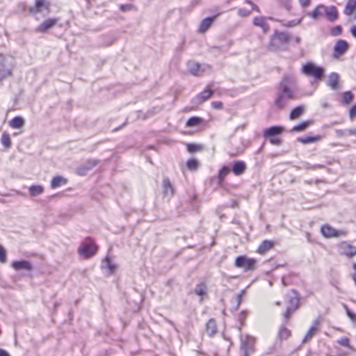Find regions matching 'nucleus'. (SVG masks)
I'll use <instances>...</instances> for the list:
<instances>
[{"label":"nucleus","mask_w":356,"mask_h":356,"mask_svg":"<svg viewBox=\"0 0 356 356\" xmlns=\"http://www.w3.org/2000/svg\"><path fill=\"white\" fill-rule=\"evenodd\" d=\"M296 90L295 76L292 74L284 75L277 88L275 105L277 108H282L289 101L297 99L298 96Z\"/></svg>","instance_id":"f257e3e1"},{"label":"nucleus","mask_w":356,"mask_h":356,"mask_svg":"<svg viewBox=\"0 0 356 356\" xmlns=\"http://www.w3.org/2000/svg\"><path fill=\"white\" fill-rule=\"evenodd\" d=\"M241 356H250L255 350L256 338L249 334L241 335Z\"/></svg>","instance_id":"f03ea898"},{"label":"nucleus","mask_w":356,"mask_h":356,"mask_svg":"<svg viewBox=\"0 0 356 356\" xmlns=\"http://www.w3.org/2000/svg\"><path fill=\"white\" fill-rule=\"evenodd\" d=\"M96 251L97 245L90 238L85 239L78 249L79 254L84 258H89L93 256Z\"/></svg>","instance_id":"7ed1b4c3"},{"label":"nucleus","mask_w":356,"mask_h":356,"mask_svg":"<svg viewBox=\"0 0 356 356\" xmlns=\"http://www.w3.org/2000/svg\"><path fill=\"white\" fill-rule=\"evenodd\" d=\"M301 72L307 76H312L316 80H319L323 76L324 69L309 62L302 65Z\"/></svg>","instance_id":"20e7f679"},{"label":"nucleus","mask_w":356,"mask_h":356,"mask_svg":"<svg viewBox=\"0 0 356 356\" xmlns=\"http://www.w3.org/2000/svg\"><path fill=\"white\" fill-rule=\"evenodd\" d=\"M288 302L290 305L284 314L285 323H286L291 314L297 309L299 304V298L295 291H292L288 298Z\"/></svg>","instance_id":"39448f33"},{"label":"nucleus","mask_w":356,"mask_h":356,"mask_svg":"<svg viewBox=\"0 0 356 356\" xmlns=\"http://www.w3.org/2000/svg\"><path fill=\"white\" fill-rule=\"evenodd\" d=\"M255 259L248 258L245 256H239L235 260V266L243 268L245 271L254 270L255 268Z\"/></svg>","instance_id":"423d86ee"},{"label":"nucleus","mask_w":356,"mask_h":356,"mask_svg":"<svg viewBox=\"0 0 356 356\" xmlns=\"http://www.w3.org/2000/svg\"><path fill=\"white\" fill-rule=\"evenodd\" d=\"M8 60V58L0 56V81L12 74L13 66Z\"/></svg>","instance_id":"0eeeda50"},{"label":"nucleus","mask_w":356,"mask_h":356,"mask_svg":"<svg viewBox=\"0 0 356 356\" xmlns=\"http://www.w3.org/2000/svg\"><path fill=\"white\" fill-rule=\"evenodd\" d=\"M102 269L107 275H111L114 274L117 269L118 266L108 255H107L102 262Z\"/></svg>","instance_id":"6e6552de"},{"label":"nucleus","mask_w":356,"mask_h":356,"mask_svg":"<svg viewBox=\"0 0 356 356\" xmlns=\"http://www.w3.org/2000/svg\"><path fill=\"white\" fill-rule=\"evenodd\" d=\"M188 68L191 74L195 76H202L207 70H210V66L207 65H200L194 61L188 63Z\"/></svg>","instance_id":"1a4fd4ad"},{"label":"nucleus","mask_w":356,"mask_h":356,"mask_svg":"<svg viewBox=\"0 0 356 356\" xmlns=\"http://www.w3.org/2000/svg\"><path fill=\"white\" fill-rule=\"evenodd\" d=\"M321 232L326 238L345 236L346 234L345 231L337 230L329 225H323L321 229Z\"/></svg>","instance_id":"9d476101"},{"label":"nucleus","mask_w":356,"mask_h":356,"mask_svg":"<svg viewBox=\"0 0 356 356\" xmlns=\"http://www.w3.org/2000/svg\"><path fill=\"white\" fill-rule=\"evenodd\" d=\"M246 170V164L243 161H236L234 162L232 169L224 166V175L227 172L232 171L235 175H241Z\"/></svg>","instance_id":"9b49d317"},{"label":"nucleus","mask_w":356,"mask_h":356,"mask_svg":"<svg viewBox=\"0 0 356 356\" xmlns=\"http://www.w3.org/2000/svg\"><path fill=\"white\" fill-rule=\"evenodd\" d=\"M339 252L340 254L346 255L348 257H352L356 254V247L353 246L348 242H342L339 246Z\"/></svg>","instance_id":"f8f14e48"},{"label":"nucleus","mask_w":356,"mask_h":356,"mask_svg":"<svg viewBox=\"0 0 356 356\" xmlns=\"http://www.w3.org/2000/svg\"><path fill=\"white\" fill-rule=\"evenodd\" d=\"M348 44L344 40H339L334 47V57L337 58L342 56L348 49Z\"/></svg>","instance_id":"ddd939ff"},{"label":"nucleus","mask_w":356,"mask_h":356,"mask_svg":"<svg viewBox=\"0 0 356 356\" xmlns=\"http://www.w3.org/2000/svg\"><path fill=\"white\" fill-rule=\"evenodd\" d=\"M49 3L46 0H35L34 6H31L29 10L31 13L36 14L44 10L49 11Z\"/></svg>","instance_id":"4468645a"},{"label":"nucleus","mask_w":356,"mask_h":356,"mask_svg":"<svg viewBox=\"0 0 356 356\" xmlns=\"http://www.w3.org/2000/svg\"><path fill=\"white\" fill-rule=\"evenodd\" d=\"M213 94V91L209 87L204 90L197 94L192 100L195 105H200L207 101Z\"/></svg>","instance_id":"2eb2a0df"},{"label":"nucleus","mask_w":356,"mask_h":356,"mask_svg":"<svg viewBox=\"0 0 356 356\" xmlns=\"http://www.w3.org/2000/svg\"><path fill=\"white\" fill-rule=\"evenodd\" d=\"M58 22V19L50 18L44 20L41 24L36 27L35 31L37 33H45L54 27Z\"/></svg>","instance_id":"dca6fc26"},{"label":"nucleus","mask_w":356,"mask_h":356,"mask_svg":"<svg viewBox=\"0 0 356 356\" xmlns=\"http://www.w3.org/2000/svg\"><path fill=\"white\" fill-rule=\"evenodd\" d=\"M11 266L16 270H28L31 271L33 270L32 264L26 260L14 261L11 264Z\"/></svg>","instance_id":"f3484780"},{"label":"nucleus","mask_w":356,"mask_h":356,"mask_svg":"<svg viewBox=\"0 0 356 356\" xmlns=\"http://www.w3.org/2000/svg\"><path fill=\"white\" fill-rule=\"evenodd\" d=\"M218 15L219 14H218ZM216 17L217 15L206 17L202 20L197 29V32L200 33H204L211 26Z\"/></svg>","instance_id":"a211bd4d"},{"label":"nucleus","mask_w":356,"mask_h":356,"mask_svg":"<svg viewBox=\"0 0 356 356\" xmlns=\"http://www.w3.org/2000/svg\"><path fill=\"white\" fill-rule=\"evenodd\" d=\"M163 193L164 197L171 198L175 193V188L171 184L168 178H164L163 180Z\"/></svg>","instance_id":"6ab92c4d"},{"label":"nucleus","mask_w":356,"mask_h":356,"mask_svg":"<svg viewBox=\"0 0 356 356\" xmlns=\"http://www.w3.org/2000/svg\"><path fill=\"white\" fill-rule=\"evenodd\" d=\"M252 23L254 26L261 28L264 33L269 31V26L266 22V18L263 16L255 17L253 19Z\"/></svg>","instance_id":"aec40b11"},{"label":"nucleus","mask_w":356,"mask_h":356,"mask_svg":"<svg viewBox=\"0 0 356 356\" xmlns=\"http://www.w3.org/2000/svg\"><path fill=\"white\" fill-rule=\"evenodd\" d=\"M284 131V128L280 126H273L264 130L263 134L265 138L277 136Z\"/></svg>","instance_id":"412c9836"},{"label":"nucleus","mask_w":356,"mask_h":356,"mask_svg":"<svg viewBox=\"0 0 356 356\" xmlns=\"http://www.w3.org/2000/svg\"><path fill=\"white\" fill-rule=\"evenodd\" d=\"M325 16L330 22H334L338 18V12L335 6H330L324 8Z\"/></svg>","instance_id":"4be33fe9"},{"label":"nucleus","mask_w":356,"mask_h":356,"mask_svg":"<svg viewBox=\"0 0 356 356\" xmlns=\"http://www.w3.org/2000/svg\"><path fill=\"white\" fill-rule=\"evenodd\" d=\"M339 76L336 72L331 73L328 76L327 84L333 90H337L339 88Z\"/></svg>","instance_id":"5701e85b"},{"label":"nucleus","mask_w":356,"mask_h":356,"mask_svg":"<svg viewBox=\"0 0 356 356\" xmlns=\"http://www.w3.org/2000/svg\"><path fill=\"white\" fill-rule=\"evenodd\" d=\"M291 336V331L285 325H281L279 328L277 339L279 341L286 340Z\"/></svg>","instance_id":"b1692460"},{"label":"nucleus","mask_w":356,"mask_h":356,"mask_svg":"<svg viewBox=\"0 0 356 356\" xmlns=\"http://www.w3.org/2000/svg\"><path fill=\"white\" fill-rule=\"evenodd\" d=\"M318 322L315 321L311 326L306 335L305 336L302 343H306L310 340L318 332Z\"/></svg>","instance_id":"393cba45"},{"label":"nucleus","mask_w":356,"mask_h":356,"mask_svg":"<svg viewBox=\"0 0 356 356\" xmlns=\"http://www.w3.org/2000/svg\"><path fill=\"white\" fill-rule=\"evenodd\" d=\"M67 183V179L62 176L58 175L51 179V188H56L61 186L65 185Z\"/></svg>","instance_id":"a878e982"},{"label":"nucleus","mask_w":356,"mask_h":356,"mask_svg":"<svg viewBox=\"0 0 356 356\" xmlns=\"http://www.w3.org/2000/svg\"><path fill=\"white\" fill-rule=\"evenodd\" d=\"M273 245V242L271 241H264L258 247L257 252L264 254L268 251Z\"/></svg>","instance_id":"bb28decb"},{"label":"nucleus","mask_w":356,"mask_h":356,"mask_svg":"<svg viewBox=\"0 0 356 356\" xmlns=\"http://www.w3.org/2000/svg\"><path fill=\"white\" fill-rule=\"evenodd\" d=\"M323 137L320 135H316L314 136H305V137H299L298 138V141L302 144H309L312 143H316L317 141L321 140Z\"/></svg>","instance_id":"cd10ccee"},{"label":"nucleus","mask_w":356,"mask_h":356,"mask_svg":"<svg viewBox=\"0 0 356 356\" xmlns=\"http://www.w3.org/2000/svg\"><path fill=\"white\" fill-rule=\"evenodd\" d=\"M24 124V120L21 116H16L9 122V125L13 129H20Z\"/></svg>","instance_id":"c85d7f7f"},{"label":"nucleus","mask_w":356,"mask_h":356,"mask_svg":"<svg viewBox=\"0 0 356 356\" xmlns=\"http://www.w3.org/2000/svg\"><path fill=\"white\" fill-rule=\"evenodd\" d=\"M336 136L339 138L348 136H356V128L348 129H337Z\"/></svg>","instance_id":"c756f323"},{"label":"nucleus","mask_w":356,"mask_h":356,"mask_svg":"<svg viewBox=\"0 0 356 356\" xmlns=\"http://www.w3.org/2000/svg\"><path fill=\"white\" fill-rule=\"evenodd\" d=\"M312 124V120L302 122L300 124L294 126L291 129V132H300V131H302L305 130Z\"/></svg>","instance_id":"7c9ffc66"},{"label":"nucleus","mask_w":356,"mask_h":356,"mask_svg":"<svg viewBox=\"0 0 356 356\" xmlns=\"http://www.w3.org/2000/svg\"><path fill=\"white\" fill-rule=\"evenodd\" d=\"M245 294V290H242L240 293L237 294L234 298L233 300V305L231 307L232 311L237 310L241 301L243 296Z\"/></svg>","instance_id":"2f4dec72"},{"label":"nucleus","mask_w":356,"mask_h":356,"mask_svg":"<svg viewBox=\"0 0 356 356\" xmlns=\"http://www.w3.org/2000/svg\"><path fill=\"white\" fill-rule=\"evenodd\" d=\"M29 191L31 196L35 197L44 192V187L41 185H32L29 187Z\"/></svg>","instance_id":"473e14b6"},{"label":"nucleus","mask_w":356,"mask_h":356,"mask_svg":"<svg viewBox=\"0 0 356 356\" xmlns=\"http://www.w3.org/2000/svg\"><path fill=\"white\" fill-rule=\"evenodd\" d=\"M356 8V0H349L346 5L344 13L347 15L353 14Z\"/></svg>","instance_id":"72a5a7b5"},{"label":"nucleus","mask_w":356,"mask_h":356,"mask_svg":"<svg viewBox=\"0 0 356 356\" xmlns=\"http://www.w3.org/2000/svg\"><path fill=\"white\" fill-rule=\"evenodd\" d=\"M305 108L302 106H299L293 108L290 113V119L296 120L304 113Z\"/></svg>","instance_id":"f704fd0d"},{"label":"nucleus","mask_w":356,"mask_h":356,"mask_svg":"<svg viewBox=\"0 0 356 356\" xmlns=\"http://www.w3.org/2000/svg\"><path fill=\"white\" fill-rule=\"evenodd\" d=\"M1 143L5 148L8 149L10 147L11 139L9 134H8L7 132H3L2 134L1 138Z\"/></svg>","instance_id":"c9c22d12"},{"label":"nucleus","mask_w":356,"mask_h":356,"mask_svg":"<svg viewBox=\"0 0 356 356\" xmlns=\"http://www.w3.org/2000/svg\"><path fill=\"white\" fill-rule=\"evenodd\" d=\"M207 332L211 337L216 332V325L215 321L211 319L207 323Z\"/></svg>","instance_id":"e433bc0d"},{"label":"nucleus","mask_w":356,"mask_h":356,"mask_svg":"<svg viewBox=\"0 0 356 356\" xmlns=\"http://www.w3.org/2000/svg\"><path fill=\"white\" fill-rule=\"evenodd\" d=\"M222 182V168L219 169L218 175L211 179V184L215 188L220 186Z\"/></svg>","instance_id":"4c0bfd02"},{"label":"nucleus","mask_w":356,"mask_h":356,"mask_svg":"<svg viewBox=\"0 0 356 356\" xmlns=\"http://www.w3.org/2000/svg\"><path fill=\"white\" fill-rule=\"evenodd\" d=\"M195 293L199 296H203L207 294V286L204 283H201L196 286Z\"/></svg>","instance_id":"58836bf2"},{"label":"nucleus","mask_w":356,"mask_h":356,"mask_svg":"<svg viewBox=\"0 0 356 356\" xmlns=\"http://www.w3.org/2000/svg\"><path fill=\"white\" fill-rule=\"evenodd\" d=\"M202 121L203 120L199 117H192L188 120L186 126L188 127H194L201 124Z\"/></svg>","instance_id":"ea45409f"},{"label":"nucleus","mask_w":356,"mask_h":356,"mask_svg":"<svg viewBox=\"0 0 356 356\" xmlns=\"http://www.w3.org/2000/svg\"><path fill=\"white\" fill-rule=\"evenodd\" d=\"M325 6L323 5L318 6L310 14L309 16L313 19H317L322 15V9H324Z\"/></svg>","instance_id":"a19ab883"},{"label":"nucleus","mask_w":356,"mask_h":356,"mask_svg":"<svg viewBox=\"0 0 356 356\" xmlns=\"http://www.w3.org/2000/svg\"><path fill=\"white\" fill-rule=\"evenodd\" d=\"M198 161L194 159H189L186 163V167L191 171L196 170L198 168Z\"/></svg>","instance_id":"79ce46f5"},{"label":"nucleus","mask_w":356,"mask_h":356,"mask_svg":"<svg viewBox=\"0 0 356 356\" xmlns=\"http://www.w3.org/2000/svg\"><path fill=\"white\" fill-rule=\"evenodd\" d=\"M353 99V94L350 91H346L343 92L342 97V102L345 104H348L352 102Z\"/></svg>","instance_id":"37998d69"},{"label":"nucleus","mask_w":356,"mask_h":356,"mask_svg":"<svg viewBox=\"0 0 356 356\" xmlns=\"http://www.w3.org/2000/svg\"><path fill=\"white\" fill-rule=\"evenodd\" d=\"M337 343L342 346L349 348L350 350H353V348L350 344V340L348 337H342L337 341Z\"/></svg>","instance_id":"c03bdc74"},{"label":"nucleus","mask_w":356,"mask_h":356,"mask_svg":"<svg viewBox=\"0 0 356 356\" xmlns=\"http://www.w3.org/2000/svg\"><path fill=\"white\" fill-rule=\"evenodd\" d=\"M96 165H97V162H95V161H88L86 163H85L83 165V168H81L79 170V174L81 175H84L85 173L83 172H81V170L83 169H86V170H90L91 168H92Z\"/></svg>","instance_id":"a18cd8bd"},{"label":"nucleus","mask_w":356,"mask_h":356,"mask_svg":"<svg viewBox=\"0 0 356 356\" xmlns=\"http://www.w3.org/2000/svg\"><path fill=\"white\" fill-rule=\"evenodd\" d=\"M332 36H338L342 34V27L340 25L332 27L330 30Z\"/></svg>","instance_id":"49530a36"},{"label":"nucleus","mask_w":356,"mask_h":356,"mask_svg":"<svg viewBox=\"0 0 356 356\" xmlns=\"http://www.w3.org/2000/svg\"><path fill=\"white\" fill-rule=\"evenodd\" d=\"M267 138L269 139L270 143L273 145H280L282 142L281 138L276 136L268 137Z\"/></svg>","instance_id":"de8ad7c7"},{"label":"nucleus","mask_w":356,"mask_h":356,"mask_svg":"<svg viewBox=\"0 0 356 356\" xmlns=\"http://www.w3.org/2000/svg\"><path fill=\"white\" fill-rule=\"evenodd\" d=\"M6 261V252L3 246L0 245V262L5 263Z\"/></svg>","instance_id":"09e8293b"},{"label":"nucleus","mask_w":356,"mask_h":356,"mask_svg":"<svg viewBox=\"0 0 356 356\" xmlns=\"http://www.w3.org/2000/svg\"><path fill=\"white\" fill-rule=\"evenodd\" d=\"M201 147L198 145L195 144H188L187 145V149L189 152H194L195 151L200 150Z\"/></svg>","instance_id":"8fccbe9b"},{"label":"nucleus","mask_w":356,"mask_h":356,"mask_svg":"<svg viewBox=\"0 0 356 356\" xmlns=\"http://www.w3.org/2000/svg\"><path fill=\"white\" fill-rule=\"evenodd\" d=\"M346 314L351 321L356 323V314L352 312L347 307H346Z\"/></svg>","instance_id":"3c124183"},{"label":"nucleus","mask_w":356,"mask_h":356,"mask_svg":"<svg viewBox=\"0 0 356 356\" xmlns=\"http://www.w3.org/2000/svg\"><path fill=\"white\" fill-rule=\"evenodd\" d=\"M349 116L351 120H353L356 117V104L354 105L349 111Z\"/></svg>","instance_id":"603ef678"},{"label":"nucleus","mask_w":356,"mask_h":356,"mask_svg":"<svg viewBox=\"0 0 356 356\" xmlns=\"http://www.w3.org/2000/svg\"><path fill=\"white\" fill-rule=\"evenodd\" d=\"M250 14V12L246 9L241 8L238 10V15L242 17L248 16Z\"/></svg>","instance_id":"864d4df0"},{"label":"nucleus","mask_w":356,"mask_h":356,"mask_svg":"<svg viewBox=\"0 0 356 356\" xmlns=\"http://www.w3.org/2000/svg\"><path fill=\"white\" fill-rule=\"evenodd\" d=\"M248 316V312L246 311H243L240 313L238 316V321L241 323H243V321Z\"/></svg>","instance_id":"5fc2aeb1"},{"label":"nucleus","mask_w":356,"mask_h":356,"mask_svg":"<svg viewBox=\"0 0 356 356\" xmlns=\"http://www.w3.org/2000/svg\"><path fill=\"white\" fill-rule=\"evenodd\" d=\"M211 105H212L213 108L220 109V108H221L222 104L221 102L216 101V102H213Z\"/></svg>","instance_id":"6e6d98bb"},{"label":"nucleus","mask_w":356,"mask_h":356,"mask_svg":"<svg viewBox=\"0 0 356 356\" xmlns=\"http://www.w3.org/2000/svg\"><path fill=\"white\" fill-rule=\"evenodd\" d=\"M299 3L302 7L305 8L310 4V0H299Z\"/></svg>","instance_id":"4d7b16f0"},{"label":"nucleus","mask_w":356,"mask_h":356,"mask_svg":"<svg viewBox=\"0 0 356 356\" xmlns=\"http://www.w3.org/2000/svg\"><path fill=\"white\" fill-rule=\"evenodd\" d=\"M131 5L130 4H126V5H121L120 6V10L122 11L129 10L131 8Z\"/></svg>","instance_id":"13d9d810"},{"label":"nucleus","mask_w":356,"mask_h":356,"mask_svg":"<svg viewBox=\"0 0 356 356\" xmlns=\"http://www.w3.org/2000/svg\"><path fill=\"white\" fill-rule=\"evenodd\" d=\"M245 1L252 6L253 10L259 12V9L257 6H256L254 3H253L252 1L249 0H245Z\"/></svg>","instance_id":"bf43d9fd"},{"label":"nucleus","mask_w":356,"mask_h":356,"mask_svg":"<svg viewBox=\"0 0 356 356\" xmlns=\"http://www.w3.org/2000/svg\"><path fill=\"white\" fill-rule=\"evenodd\" d=\"M350 33L353 35V36L356 38V25H353L350 28Z\"/></svg>","instance_id":"052dcab7"},{"label":"nucleus","mask_w":356,"mask_h":356,"mask_svg":"<svg viewBox=\"0 0 356 356\" xmlns=\"http://www.w3.org/2000/svg\"><path fill=\"white\" fill-rule=\"evenodd\" d=\"M0 356H10V355L6 350L0 348Z\"/></svg>","instance_id":"680f3d73"},{"label":"nucleus","mask_w":356,"mask_h":356,"mask_svg":"<svg viewBox=\"0 0 356 356\" xmlns=\"http://www.w3.org/2000/svg\"><path fill=\"white\" fill-rule=\"evenodd\" d=\"M201 3V0H192L191 1V6H196L197 5H200Z\"/></svg>","instance_id":"e2e57ef3"},{"label":"nucleus","mask_w":356,"mask_h":356,"mask_svg":"<svg viewBox=\"0 0 356 356\" xmlns=\"http://www.w3.org/2000/svg\"><path fill=\"white\" fill-rule=\"evenodd\" d=\"M285 7L289 10L291 8V0H286L285 2Z\"/></svg>","instance_id":"0e129e2a"},{"label":"nucleus","mask_w":356,"mask_h":356,"mask_svg":"<svg viewBox=\"0 0 356 356\" xmlns=\"http://www.w3.org/2000/svg\"><path fill=\"white\" fill-rule=\"evenodd\" d=\"M353 268L355 270L353 278H354V280H355V284H356V264H353Z\"/></svg>","instance_id":"69168bd1"},{"label":"nucleus","mask_w":356,"mask_h":356,"mask_svg":"<svg viewBox=\"0 0 356 356\" xmlns=\"http://www.w3.org/2000/svg\"><path fill=\"white\" fill-rule=\"evenodd\" d=\"M323 165H314L312 168H313V169H316V168H323Z\"/></svg>","instance_id":"338daca9"},{"label":"nucleus","mask_w":356,"mask_h":356,"mask_svg":"<svg viewBox=\"0 0 356 356\" xmlns=\"http://www.w3.org/2000/svg\"><path fill=\"white\" fill-rule=\"evenodd\" d=\"M225 341H227V342L229 343V346L231 345V343H230L229 340V339H225V338L224 337V342H225Z\"/></svg>","instance_id":"774afa93"}]
</instances>
